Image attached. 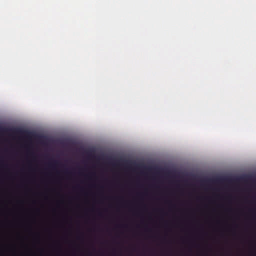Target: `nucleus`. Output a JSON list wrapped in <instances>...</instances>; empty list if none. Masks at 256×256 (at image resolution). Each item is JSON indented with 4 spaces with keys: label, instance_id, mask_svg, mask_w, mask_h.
I'll list each match as a JSON object with an SVG mask.
<instances>
[{
    "label": "nucleus",
    "instance_id": "nucleus-1",
    "mask_svg": "<svg viewBox=\"0 0 256 256\" xmlns=\"http://www.w3.org/2000/svg\"><path fill=\"white\" fill-rule=\"evenodd\" d=\"M92 256H96V147L92 148Z\"/></svg>",
    "mask_w": 256,
    "mask_h": 256
},
{
    "label": "nucleus",
    "instance_id": "nucleus-2",
    "mask_svg": "<svg viewBox=\"0 0 256 256\" xmlns=\"http://www.w3.org/2000/svg\"><path fill=\"white\" fill-rule=\"evenodd\" d=\"M78 240H81L82 238V234L78 235L77 237Z\"/></svg>",
    "mask_w": 256,
    "mask_h": 256
},
{
    "label": "nucleus",
    "instance_id": "nucleus-3",
    "mask_svg": "<svg viewBox=\"0 0 256 256\" xmlns=\"http://www.w3.org/2000/svg\"><path fill=\"white\" fill-rule=\"evenodd\" d=\"M64 172H65V174H70V172L69 171H68V170H66V171Z\"/></svg>",
    "mask_w": 256,
    "mask_h": 256
},
{
    "label": "nucleus",
    "instance_id": "nucleus-4",
    "mask_svg": "<svg viewBox=\"0 0 256 256\" xmlns=\"http://www.w3.org/2000/svg\"><path fill=\"white\" fill-rule=\"evenodd\" d=\"M76 188H80V190H82V188L80 186H77Z\"/></svg>",
    "mask_w": 256,
    "mask_h": 256
},
{
    "label": "nucleus",
    "instance_id": "nucleus-5",
    "mask_svg": "<svg viewBox=\"0 0 256 256\" xmlns=\"http://www.w3.org/2000/svg\"><path fill=\"white\" fill-rule=\"evenodd\" d=\"M98 230V224H97V230ZM98 254V250L97 249V255Z\"/></svg>",
    "mask_w": 256,
    "mask_h": 256
},
{
    "label": "nucleus",
    "instance_id": "nucleus-6",
    "mask_svg": "<svg viewBox=\"0 0 256 256\" xmlns=\"http://www.w3.org/2000/svg\"><path fill=\"white\" fill-rule=\"evenodd\" d=\"M96 214H97V216H98V208H97V212H96Z\"/></svg>",
    "mask_w": 256,
    "mask_h": 256
},
{
    "label": "nucleus",
    "instance_id": "nucleus-7",
    "mask_svg": "<svg viewBox=\"0 0 256 256\" xmlns=\"http://www.w3.org/2000/svg\"><path fill=\"white\" fill-rule=\"evenodd\" d=\"M96 158H97V160H98V156H96ZM98 186L97 185V186Z\"/></svg>",
    "mask_w": 256,
    "mask_h": 256
}]
</instances>
